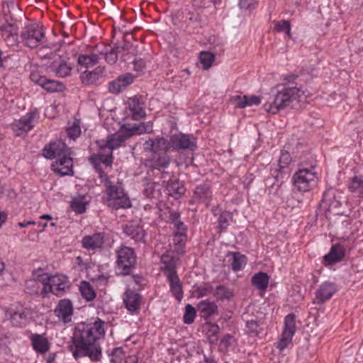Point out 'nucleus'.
Here are the masks:
<instances>
[{"label":"nucleus","mask_w":363,"mask_h":363,"mask_svg":"<svg viewBox=\"0 0 363 363\" xmlns=\"http://www.w3.org/2000/svg\"><path fill=\"white\" fill-rule=\"evenodd\" d=\"M152 128V123L148 122L147 125L141 123L139 125L123 124L121 126L119 131L116 133L110 134L106 139H101L96 142L99 152L94 154L89 157L90 162L95 166L100 179L103 182H108L106 174L101 171L99 165L103 164L106 167H111L113 163V150L121 147L125 141L135 134H143L150 133L152 130H148L147 128Z\"/></svg>","instance_id":"1"},{"label":"nucleus","mask_w":363,"mask_h":363,"mask_svg":"<svg viewBox=\"0 0 363 363\" xmlns=\"http://www.w3.org/2000/svg\"><path fill=\"white\" fill-rule=\"evenodd\" d=\"M104 323L98 319L91 324H80L73 338L72 344L69 346L75 358L87 356L92 361L99 360L101 350L98 340L105 333Z\"/></svg>","instance_id":"2"},{"label":"nucleus","mask_w":363,"mask_h":363,"mask_svg":"<svg viewBox=\"0 0 363 363\" xmlns=\"http://www.w3.org/2000/svg\"><path fill=\"white\" fill-rule=\"evenodd\" d=\"M297 77L294 74H289L284 77V79L289 82L282 89L269 96L268 100L264 104V110L270 113L276 114L281 109L288 106L294 100H296L304 95V91L294 84L293 81Z\"/></svg>","instance_id":"3"},{"label":"nucleus","mask_w":363,"mask_h":363,"mask_svg":"<svg viewBox=\"0 0 363 363\" xmlns=\"http://www.w3.org/2000/svg\"><path fill=\"white\" fill-rule=\"evenodd\" d=\"M43 285V292L45 294L52 293L61 296L69 289V282L67 277L64 275L48 276L47 274L38 275L36 278Z\"/></svg>","instance_id":"4"},{"label":"nucleus","mask_w":363,"mask_h":363,"mask_svg":"<svg viewBox=\"0 0 363 363\" xmlns=\"http://www.w3.org/2000/svg\"><path fill=\"white\" fill-rule=\"evenodd\" d=\"M163 269L170 285L171 291L177 301H180L183 298L182 284L176 274L175 259L169 255L165 254L161 257Z\"/></svg>","instance_id":"5"},{"label":"nucleus","mask_w":363,"mask_h":363,"mask_svg":"<svg viewBox=\"0 0 363 363\" xmlns=\"http://www.w3.org/2000/svg\"><path fill=\"white\" fill-rule=\"evenodd\" d=\"M106 203L109 207L118 209L128 208L131 206L130 201L121 186V183H108L106 186Z\"/></svg>","instance_id":"6"},{"label":"nucleus","mask_w":363,"mask_h":363,"mask_svg":"<svg viewBox=\"0 0 363 363\" xmlns=\"http://www.w3.org/2000/svg\"><path fill=\"white\" fill-rule=\"evenodd\" d=\"M21 38L27 47L33 49L45 43V31L42 26L37 23L29 24L23 29Z\"/></svg>","instance_id":"7"},{"label":"nucleus","mask_w":363,"mask_h":363,"mask_svg":"<svg viewBox=\"0 0 363 363\" xmlns=\"http://www.w3.org/2000/svg\"><path fill=\"white\" fill-rule=\"evenodd\" d=\"M116 268L123 275L129 274L133 268L136 257L133 250L129 247L121 246L116 251Z\"/></svg>","instance_id":"8"},{"label":"nucleus","mask_w":363,"mask_h":363,"mask_svg":"<svg viewBox=\"0 0 363 363\" xmlns=\"http://www.w3.org/2000/svg\"><path fill=\"white\" fill-rule=\"evenodd\" d=\"M171 151L194 150L196 139L193 135L178 133L169 138Z\"/></svg>","instance_id":"9"},{"label":"nucleus","mask_w":363,"mask_h":363,"mask_svg":"<svg viewBox=\"0 0 363 363\" xmlns=\"http://www.w3.org/2000/svg\"><path fill=\"white\" fill-rule=\"evenodd\" d=\"M40 118L39 112L37 109L32 110L22 116L19 120L12 123V128L17 135L22 133H27L31 130L38 123Z\"/></svg>","instance_id":"10"},{"label":"nucleus","mask_w":363,"mask_h":363,"mask_svg":"<svg viewBox=\"0 0 363 363\" xmlns=\"http://www.w3.org/2000/svg\"><path fill=\"white\" fill-rule=\"evenodd\" d=\"M69 155H70L69 148L61 140L50 143L43 149V155L49 160H57Z\"/></svg>","instance_id":"11"},{"label":"nucleus","mask_w":363,"mask_h":363,"mask_svg":"<svg viewBox=\"0 0 363 363\" xmlns=\"http://www.w3.org/2000/svg\"><path fill=\"white\" fill-rule=\"evenodd\" d=\"M292 158L286 150H281L278 160V167L271 168V176L275 180H283L287 179L289 175L288 166L291 162Z\"/></svg>","instance_id":"12"},{"label":"nucleus","mask_w":363,"mask_h":363,"mask_svg":"<svg viewBox=\"0 0 363 363\" xmlns=\"http://www.w3.org/2000/svg\"><path fill=\"white\" fill-rule=\"evenodd\" d=\"M296 331L295 315L289 314L284 320V328L279 340L277 342V347L283 350L291 342L292 337Z\"/></svg>","instance_id":"13"},{"label":"nucleus","mask_w":363,"mask_h":363,"mask_svg":"<svg viewBox=\"0 0 363 363\" xmlns=\"http://www.w3.org/2000/svg\"><path fill=\"white\" fill-rule=\"evenodd\" d=\"M143 147L145 151L154 154H159L161 152L166 153L171 151L169 139L168 140L162 136L149 138L144 143Z\"/></svg>","instance_id":"14"},{"label":"nucleus","mask_w":363,"mask_h":363,"mask_svg":"<svg viewBox=\"0 0 363 363\" xmlns=\"http://www.w3.org/2000/svg\"><path fill=\"white\" fill-rule=\"evenodd\" d=\"M127 106L133 120L139 121L146 116L145 104L141 96H135L129 98Z\"/></svg>","instance_id":"15"},{"label":"nucleus","mask_w":363,"mask_h":363,"mask_svg":"<svg viewBox=\"0 0 363 363\" xmlns=\"http://www.w3.org/2000/svg\"><path fill=\"white\" fill-rule=\"evenodd\" d=\"M336 291L337 286L334 283L325 281L315 291L313 303L320 305L330 299Z\"/></svg>","instance_id":"16"},{"label":"nucleus","mask_w":363,"mask_h":363,"mask_svg":"<svg viewBox=\"0 0 363 363\" xmlns=\"http://www.w3.org/2000/svg\"><path fill=\"white\" fill-rule=\"evenodd\" d=\"M52 169L60 176L73 174V160L70 155L60 157L52 162Z\"/></svg>","instance_id":"17"},{"label":"nucleus","mask_w":363,"mask_h":363,"mask_svg":"<svg viewBox=\"0 0 363 363\" xmlns=\"http://www.w3.org/2000/svg\"><path fill=\"white\" fill-rule=\"evenodd\" d=\"M18 30L16 24L8 22L0 26L1 35L8 46L12 47L17 44Z\"/></svg>","instance_id":"18"},{"label":"nucleus","mask_w":363,"mask_h":363,"mask_svg":"<svg viewBox=\"0 0 363 363\" xmlns=\"http://www.w3.org/2000/svg\"><path fill=\"white\" fill-rule=\"evenodd\" d=\"M316 179H319L318 174L315 171V165L313 164L308 168L303 166L293 177V182H309Z\"/></svg>","instance_id":"19"},{"label":"nucleus","mask_w":363,"mask_h":363,"mask_svg":"<svg viewBox=\"0 0 363 363\" xmlns=\"http://www.w3.org/2000/svg\"><path fill=\"white\" fill-rule=\"evenodd\" d=\"M54 313L64 323L69 322L73 313V306L71 301L68 299L61 300L54 310Z\"/></svg>","instance_id":"20"},{"label":"nucleus","mask_w":363,"mask_h":363,"mask_svg":"<svg viewBox=\"0 0 363 363\" xmlns=\"http://www.w3.org/2000/svg\"><path fill=\"white\" fill-rule=\"evenodd\" d=\"M105 241L104 234L97 233L93 235H86L82 240V246L88 250H94L101 248Z\"/></svg>","instance_id":"21"},{"label":"nucleus","mask_w":363,"mask_h":363,"mask_svg":"<svg viewBox=\"0 0 363 363\" xmlns=\"http://www.w3.org/2000/svg\"><path fill=\"white\" fill-rule=\"evenodd\" d=\"M142 297L133 291L127 290L124 294L123 302L125 308L131 313L137 311L140 308Z\"/></svg>","instance_id":"22"},{"label":"nucleus","mask_w":363,"mask_h":363,"mask_svg":"<svg viewBox=\"0 0 363 363\" xmlns=\"http://www.w3.org/2000/svg\"><path fill=\"white\" fill-rule=\"evenodd\" d=\"M104 67L99 66L91 71L82 72L80 78L84 84L90 85L98 82L104 76Z\"/></svg>","instance_id":"23"},{"label":"nucleus","mask_w":363,"mask_h":363,"mask_svg":"<svg viewBox=\"0 0 363 363\" xmlns=\"http://www.w3.org/2000/svg\"><path fill=\"white\" fill-rule=\"evenodd\" d=\"M345 255V249L340 245L332 247L328 254L323 257V263L325 266L333 264L342 259Z\"/></svg>","instance_id":"24"},{"label":"nucleus","mask_w":363,"mask_h":363,"mask_svg":"<svg viewBox=\"0 0 363 363\" xmlns=\"http://www.w3.org/2000/svg\"><path fill=\"white\" fill-rule=\"evenodd\" d=\"M124 233L135 242H145V230L134 223H129L124 226Z\"/></svg>","instance_id":"25"},{"label":"nucleus","mask_w":363,"mask_h":363,"mask_svg":"<svg viewBox=\"0 0 363 363\" xmlns=\"http://www.w3.org/2000/svg\"><path fill=\"white\" fill-rule=\"evenodd\" d=\"M236 106L240 108H243L247 106H257L261 103V99L257 96H234L232 98Z\"/></svg>","instance_id":"26"},{"label":"nucleus","mask_w":363,"mask_h":363,"mask_svg":"<svg viewBox=\"0 0 363 363\" xmlns=\"http://www.w3.org/2000/svg\"><path fill=\"white\" fill-rule=\"evenodd\" d=\"M197 311L201 317L208 318L218 313V307L214 302L203 300L197 305Z\"/></svg>","instance_id":"27"},{"label":"nucleus","mask_w":363,"mask_h":363,"mask_svg":"<svg viewBox=\"0 0 363 363\" xmlns=\"http://www.w3.org/2000/svg\"><path fill=\"white\" fill-rule=\"evenodd\" d=\"M99 59V55L96 53L80 54L77 57V64L81 69H89L97 65Z\"/></svg>","instance_id":"28"},{"label":"nucleus","mask_w":363,"mask_h":363,"mask_svg":"<svg viewBox=\"0 0 363 363\" xmlns=\"http://www.w3.org/2000/svg\"><path fill=\"white\" fill-rule=\"evenodd\" d=\"M269 276L264 272H258L252 277V284L259 290L264 291L269 285Z\"/></svg>","instance_id":"29"},{"label":"nucleus","mask_w":363,"mask_h":363,"mask_svg":"<svg viewBox=\"0 0 363 363\" xmlns=\"http://www.w3.org/2000/svg\"><path fill=\"white\" fill-rule=\"evenodd\" d=\"M31 340L33 347L36 352L43 354L49 350L48 341L43 335H34Z\"/></svg>","instance_id":"30"},{"label":"nucleus","mask_w":363,"mask_h":363,"mask_svg":"<svg viewBox=\"0 0 363 363\" xmlns=\"http://www.w3.org/2000/svg\"><path fill=\"white\" fill-rule=\"evenodd\" d=\"M88 202L85 195H79L72 199L70 206L74 211L78 213H82L85 211L86 205Z\"/></svg>","instance_id":"31"},{"label":"nucleus","mask_w":363,"mask_h":363,"mask_svg":"<svg viewBox=\"0 0 363 363\" xmlns=\"http://www.w3.org/2000/svg\"><path fill=\"white\" fill-rule=\"evenodd\" d=\"M41 87L50 93L60 92L65 89V86L62 82L48 78L42 84Z\"/></svg>","instance_id":"32"},{"label":"nucleus","mask_w":363,"mask_h":363,"mask_svg":"<svg viewBox=\"0 0 363 363\" xmlns=\"http://www.w3.org/2000/svg\"><path fill=\"white\" fill-rule=\"evenodd\" d=\"M210 196L211 192L206 184L199 185L194 190V199L199 201L206 203Z\"/></svg>","instance_id":"33"},{"label":"nucleus","mask_w":363,"mask_h":363,"mask_svg":"<svg viewBox=\"0 0 363 363\" xmlns=\"http://www.w3.org/2000/svg\"><path fill=\"white\" fill-rule=\"evenodd\" d=\"M117 49V48L106 47L104 51L101 52V55H104L105 60L108 64H115L118 60V52Z\"/></svg>","instance_id":"34"},{"label":"nucleus","mask_w":363,"mask_h":363,"mask_svg":"<svg viewBox=\"0 0 363 363\" xmlns=\"http://www.w3.org/2000/svg\"><path fill=\"white\" fill-rule=\"evenodd\" d=\"M79 290L82 296L87 301H91L95 298V292L89 282L82 281Z\"/></svg>","instance_id":"35"},{"label":"nucleus","mask_w":363,"mask_h":363,"mask_svg":"<svg viewBox=\"0 0 363 363\" xmlns=\"http://www.w3.org/2000/svg\"><path fill=\"white\" fill-rule=\"evenodd\" d=\"M173 241L175 244L174 250L177 251V253H182L186 241L185 233H182V231H175Z\"/></svg>","instance_id":"36"},{"label":"nucleus","mask_w":363,"mask_h":363,"mask_svg":"<svg viewBox=\"0 0 363 363\" xmlns=\"http://www.w3.org/2000/svg\"><path fill=\"white\" fill-rule=\"evenodd\" d=\"M199 59L201 64L204 69H209L215 60V56L213 53L207 51H202L200 53Z\"/></svg>","instance_id":"37"},{"label":"nucleus","mask_w":363,"mask_h":363,"mask_svg":"<svg viewBox=\"0 0 363 363\" xmlns=\"http://www.w3.org/2000/svg\"><path fill=\"white\" fill-rule=\"evenodd\" d=\"M230 255L233 257L232 267L233 270H240L245 265L247 261L245 256L239 252H232Z\"/></svg>","instance_id":"38"},{"label":"nucleus","mask_w":363,"mask_h":363,"mask_svg":"<svg viewBox=\"0 0 363 363\" xmlns=\"http://www.w3.org/2000/svg\"><path fill=\"white\" fill-rule=\"evenodd\" d=\"M203 328L206 332V335H208L211 342L217 340L216 335L220 330L218 325L211 323H207L204 325Z\"/></svg>","instance_id":"39"},{"label":"nucleus","mask_w":363,"mask_h":363,"mask_svg":"<svg viewBox=\"0 0 363 363\" xmlns=\"http://www.w3.org/2000/svg\"><path fill=\"white\" fill-rule=\"evenodd\" d=\"M167 190L172 196L179 197L184 193V188L181 183H167Z\"/></svg>","instance_id":"40"},{"label":"nucleus","mask_w":363,"mask_h":363,"mask_svg":"<svg viewBox=\"0 0 363 363\" xmlns=\"http://www.w3.org/2000/svg\"><path fill=\"white\" fill-rule=\"evenodd\" d=\"M274 29L277 32L281 33L284 32L288 37H291V24L289 21L282 20L280 21H274Z\"/></svg>","instance_id":"41"},{"label":"nucleus","mask_w":363,"mask_h":363,"mask_svg":"<svg viewBox=\"0 0 363 363\" xmlns=\"http://www.w3.org/2000/svg\"><path fill=\"white\" fill-rule=\"evenodd\" d=\"M179 217V213L177 212H171L169 216L171 223L174 225L176 231H182V233H185L186 230V226L184 225V223L180 220Z\"/></svg>","instance_id":"42"},{"label":"nucleus","mask_w":363,"mask_h":363,"mask_svg":"<svg viewBox=\"0 0 363 363\" xmlns=\"http://www.w3.org/2000/svg\"><path fill=\"white\" fill-rule=\"evenodd\" d=\"M12 324L17 327L25 325L27 321V316L23 312H15L11 317Z\"/></svg>","instance_id":"43"},{"label":"nucleus","mask_w":363,"mask_h":363,"mask_svg":"<svg viewBox=\"0 0 363 363\" xmlns=\"http://www.w3.org/2000/svg\"><path fill=\"white\" fill-rule=\"evenodd\" d=\"M72 67L66 62H62L55 68V74L59 77H65L70 74Z\"/></svg>","instance_id":"44"},{"label":"nucleus","mask_w":363,"mask_h":363,"mask_svg":"<svg viewBox=\"0 0 363 363\" xmlns=\"http://www.w3.org/2000/svg\"><path fill=\"white\" fill-rule=\"evenodd\" d=\"M214 296L219 300L230 299L233 297V292L224 286H218L214 292Z\"/></svg>","instance_id":"45"},{"label":"nucleus","mask_w":363,"mask_h":363,"mask_svg":"<svg viewBox=\"0 0 363 363\" xmlns=\"http://www.w3.org/2000/svg\"><path fill=\"white\" fill-rule=\"evenodd\" d=\"M196 317V310L190 304H187L185 307V313L184 315V322L186 324H191L194 322Z\"/></svg>","instance_id":"46"},{"label":"nucleus","mask_w":363,"mask_h":363,"mask_svg":"<svg viewBox=\"0 0 363 363\" xmlns=\"http://www.w3.org/2000/svg\"><path fill=\"white\" fill-rule=\"evenodd\" d=\"M67 136L71 139L74 140L75 138H78L81 134L79 122L78 121H74L72 125L67 128Z\"/></svg>","instance_id":"47"},{"label":"nucleus","mask_w":363,"mask_h":363,"mask_svg":"<svg viewBox=\"0 0 363 363\" xmlns=\"http://www.w3.org/2000/svg\"><path fill=\"white\" fill-rule=\"evenodd\" d=\"M125 88L123 86L122 83H121V81L118 78L116 79L111 81L108 84V90L110 92L113 94H118L121 92L123 89Z\"/></svg>","instance_id":"48"},{"label":"nucleus","mask_w":363,"mask_h":363,"mask_svg":"<svg viewBox=\"0 0 363 363\" xmlns=\"http://www.w3.org/2000/svg\"><path fill=\"white\" fill-rule=\"evenodd\" d=\"M30 78L33 83L41 86L47 77L40 74L38 69H33L31 71Z\"/></svg>","instance_id":"49"},{"label":"nucleus","mask_w":363,"mask_h":363,"mask_svg":"<svg viewBox=\"0 0 363 363\" xmlns=\"http://www.w3.org/2000/svg\"><path fill=\"white\" fill-rule=\"evenodd\" d=\"M235 343V339L230 335H225L220 341V350L228 351Z\"/></svg>","instance_id":"50"},{"label":"nucleus","mask_w":363,"mask_h":363,"mask_svg":"<svg viewBox=\"0 0 363 363\" xmlns=\"http://www.w3.org/2000/svg\"><path fill=\"white\" fill-rule=\"evenodd\" d=\"M169 157L166 153H163L155 160V165L157 168H165L169 166Z\"/></svg>","instance_id":"51"},{"label":"nucleus","mask_w":363,"mask_h":363,"mask_svg":"<svg viewBox=\"0 0 363 363\" xmlns=\"http://www.w3.org/2000/svg\"><path fill=\"white\" fill-rule=\"evenodd\" d=\"M232 219L230 213L224 212L220 214L218 219V227L220 229H225L229 224V221Z\"/></svg>","instance_id":"52"},{"label":"nucleus","mask_w":363,"mask_h":363,"mask_svg":"<svg viewBox=\"0 0 363 363\" xmlns=\"http://www.w3.org/2000/svg\"><path fill=\"white\" fill-rule=\"evenodd\" d=\"M5 265L0 259V286L7 285L10 279V274L4 272Z\"/></svg>","instance_id":"53"},{"label":"nucleus","mask_w":363,"mask_h":363,"mask_svg":"<svg viewBox=\"0 0 363 363\" xmlns=\"http://www.w3.org/2000/svg\"><path fill=\"white\" fill-rule=\"evenodd\" d=\"M247 332L254 335H258L259 333V327L257 321L249 320L246 323Z\"/></svg>","instance_id":"54"},{"label":"nucleus","mask_w":363,"mask_h":363,"mask_svg":"<svg viewBox=\"0 0 363 363\" xmlns=\"http://www.w3.org/2000/svg\"><path fill=\"white\" fill-rule=\"evenodd\" d=\"M239 7L241 9L252 10L257 6L256 0H240Z\"/></svg>","instance_id":"55"},{"label":"nucleus","mask_w":363,"mask_h":363,"mask_svg":"<svg viewBox=\"0 0 363 363\" xmlns=\"http://www.w3.org/2000/svg\"><path fill=\"white\" fill-rule=\"evenodd\" d=\"M121 83L126 88L128 85L131 84L135 79V77L131 73H125L118 77Z\"/></svg>","instance_id":"56"},{"label":"nucleus","mask_w":363,"mask_h":363,"mask_svg":"<svg viewBox=\"0 0 363 363\" xmlns=\"http://www.w3.org/2000/svg\"><path fill=\"white\" fill-rule=\"evenodd\" d=\"M133 69L137 72L141 73L144 71L145 68V62L143 59L140 58L137 60H134L133 61Z\"/></svg>","instance_id":"57"},{"label":"nucleus","mask_w":363,"mask_h":363,"mask_svg":"<svg viewBox=\"0 0 363 363\" xmlns=\"http://www.w3.org/2000/svg\"><path fill=\"white\" fill-rule=\"evenodd\" d=\"M293 186L292 191L294 192H305L308 189V183H293Z\"/></svg>","instance_id":"58"},{"label":"nucleus","mask_w":363,"mask_h":363,"mask_svg":"<svg viewBox=\"0 0 363 363\" xmlns=\"http://www.w3.org/2000/svg\"><path fill=\"white\" fill-rule=\"evenodd\" d=\"M205 5V0H193L192 6L194 9H198L203 7Z\"/></svg>","instance_id":"59"},{"label":"nucleus","mask_w":363,"mask_h":363,"mask_svg":"<svg viewBox=\"0 0 363 363\" xmlns=\"http://www.w3.org/2000/svg\"><path fill=\"white\" fill-rule=\"evenodd\" d=\"M189 21L194 24H198L201 21V16L199 14H191Z\"/></svg>","instance_id":"60"},{"label":"nucleus","mask_w":363,"mask_h":363,"mask_svg":"<svg viewBox=\"0 0 363 363\" xmlns=\"http://www.w3.org/2000/svg\"><path fill=\"white\" fill-rule=\"evenodd\" d=\"M349 189H350V191L352 192H355V193H358V194H361L362 185H359L358 186L351 183V184L349 186Z\"/></svg>","instance_id":"61"},{"label":"nucleus","mask_w":363,"mask_h":363,"mask_svg":"<svg viewBox=\"0 0 363 363\" xmlns=\"http://www.w3.org/2000/svg\"><path fill=\"white\" fill-rule=\"evenodd\" d=\"M7 220V214L4 211H0V228Z\"/></svg>","instance_id":"62"},{"label":"nucleus","mask_w":363,"mask_h":363,"mask_svg":"<svg viewBox=\"0 0 363 363\" xmlns=\"http://www.w3.org/2000/svg\"><path fill=\"white\" fill-rule=\"evenodd\" d=\"M208 293L209 291L208 288L200 289L199 290V294L200 296H207Z\"/></svg>","instance_id":"63"},{"label":"nucleus","mask_w":363,"mask_h":363,"mask_svg":"<svg viewBox=\"0 0 363 363\" xmlns=\"http://www.w3.org/2000/svg\"><path fill=\"white\" fill-rule=\"evenodd\" d=\"M123 352H122V350L121 348H115L113 350V354L116 356V357H121V354H122Z\"/></svg>","instance_id":"64"}]
</instances>
